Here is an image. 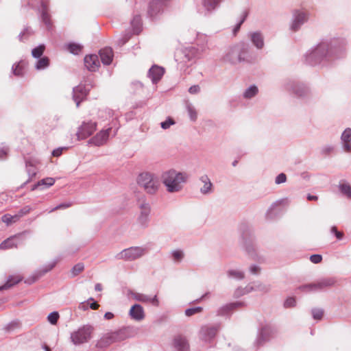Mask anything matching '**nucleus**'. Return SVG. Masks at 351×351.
Segmentation results:
<instances>
[{"instance_id":"1","label":"nucleus","mask_w":351,"mask_h":351,"mask_svg":"<svg viewBox=\"0 0 351 351\" xmlns=\"http://www.w3.org/2000/svg\"><path fill=\"white\" fill-rule=\"evenodd\" d=\"M347 43L342 38H331L322 40L305 56L306 62L312 66H328L346 55Z\"/></svg>"},{"instance_id":"2","label":"nucleus","mask_w":351,"mask_h":351,"mask_svg":"<svg viewBox=\"0 0 351 351\" xmlns=\"http://www.w3.org/2000/svg\"><path fill=\"white\" fill-rule=\"evenodd\" d=\"M189 176L186 172L177 171L174 169L169 170L162 174V183L169 193H178L182 190Z\"/></svg>"},{"instance_id":"3","label":"nucleus","mask_w":351,"mask_h":351,"mask_svg":"<svg viewBox=\"0 0 351 351\" xmlns=\"http://www.w3.org/2000/svg\"><path fill=\"white\" fill-rule=\"evenodd\" d=\"M137 183L149 195H155L160 186L158 179L148 172L140 173L137 178Z\"/></svg>"},{"instance_id":"4","label":"nucleus","mask_w":351,"mask_h":351,"mask_svg":"<svg viewBox=\"0 0 351 351\" xmlns=\"http://www.w3.org/2000/svg\"><path fill=\"white\" fill-rule=\"evenodd\" d=\"M94 327L91 325H84L72 332L70 340L75 346H80L88 343L93 337Z\"/></svg>"},{"instance_id":"5","label":"nucleus","mask_w":351,"mask_h":351,"mask_svg":"<svg viewBox=\"0 0 351 351\" xmlns=\"http://www.w3.org/2000/svg\"><path fill=\"white\" fill-rule=\"evenodd\" d=\"M147 253L146 247L135 246L122 250L115 258L118 260L132 261L138 259Z\"/></svg>"},{"instance_id":"6","label":"nucleus","mask_w":351,"mask_h":351,"mask_svg":"<svg viewBox=\"0 0 351 351\" xmlns=\"http://www.w3.org/2000/svg\"><path fill=\"white\" fill-rule=\"evenodd\" d=\"M283 86L285 90L298 97H305L309 93V88L306 85L294 80H285Z\"/></svg>"},{"instance_id":"7","label":"nucleus","mask_w":351,"mask_h":351,"mask_svg":"<svg viewBox=\"0 0 351 351\" xmlns=\"http://www.w3.org/2000/svg\"><path fill=\"white\" fill-rule=\"evenodd\" d=\"M337 280L335 278L328 277L319 280L318 281L300 286L298 289L304 292L322 291L324 289L334 286Z\"/></svg>"},{"instance_id":"8","label":"nucleus","mask_w":351,"mask_h":351,"mask_svg":"<svg viewBox=\"0 0 351 351\" xmlns=\"http://www.w3.org/2000/svg\"><path fill=\"white\" fill-rule=\"evenodd\" d=\"M138 208L140 212L136 218V224L141 228L145 229L147 228L149 224L151 206L145 199H140L138 201Z\"/></svg>"},{"instance_id":"9","label":"nucleus","mask_w":351,"mask_h":351,"mask_svg":"<svg viewBox=\"0 0 351 351\" xmlns=\"http://www.w3.org/2000/svg\"><path fill=\"white\" fill-rule=\"evenodd\" d=\"M310 17V13L306 10H296L293 12L289 29L293 32H298Z\"/></svg>"},{"instance_id":"10","label":"nucleus","mask_w":351,"mask_h":351,"mask_svg":"<svg viewBox=\"0 0 351 351\" xmlns=\"http://www.w3.org/2000/svg\"><path fill=\"white\" fill-rule=\"evenodd\" d=\"M127 338L125 330L121 329L104 335L98 341L97 346L99 348L107 347L109 345L121 341Z\"/></svg>"},{"instance_id":"11","label":"nucleus","mask_w":351,"mask_h":351,"mask_svg":"<svg viewBox=\"0 0 351 351\" xmlns=\"http://www.w3.org/2000/svg\"><path fill=\"white\" fill-rule=\"evenodd\" d=\"M243 247L247 255L256 260L258 256V249L255 237L253 234H245L243 235Z\"/></svg>"},{"instance_id":"12","label":"nucleus","mask_w":351,"mask_h":351,"mask_svg":"<svg viewBox=\"0 0 351 351\" xmlns=\"http://www.w3.org/2000/svg\"><path fill=\"white\" fill-rule=\"evenodd\" d=\"M96 129V122L92 121H84L78 128L77 132L76 133L77 140L80 141L88 138L93 134Z\"/></svg>"},{"instance_id":"13","label":"nucleus","mask_w":351,"mask_h":351,"mask_svg":"<svg viewBox=\"0 0 351 351\" xmlns=\"http://www.w3.org/2000/svg\"><path fill=\"white\" fill-rule=\"evenodd\" d=\"M241 52V49H239V44L230 47L223 56V62L231 64L241 62V57L239 56Z\"/></svg>"},{"instance_id":"14","label":"nucleus","mask_w":351,"mask_h":351,"mask_svg":"<svg viewBox=\"0 0 351 351\" xmlns=\"http://www.w3.org/2000/svg\"><path fill=\"white\" fill-rule=\"evenodd\" d=\"M219 327V324L202 326L199 332L200 338L204 341H210L215 337Z\"/></svg>"},{"instance_id":"15","label":"nucleus","mask_w":351,"mask_h":351,"mask_svg":"<svg viewBox=\"0 0 351 351\" xmlns=\"http://www.w3.org/2000/svg\"><path fill=\"white\" fill-rule=\"evenodd\" d=\"M90 90L89 88L83 84H79L73 89V99L75 101L77 107L80 106V104L87 96Z\"/></svg>"},{"instance_id":"16","label":"nucleus","mask_w":351,"mask_h":351,"mask_svg":"<svg viewBox=\"0 0 351 351\" xmlns=\"http://www.w3.org/2000/svg\"><path fill=\"white\" fill-rule=\"evenodd\" d=\"M110 131L111 128L100 131L88 141V143L98 147L106 144L108 140Z\"/></svg>"},{"instance_id":"17","label":"nucleus","mask_w":351,"mask_h":351,"mask_svg":"<svg viewBox=\"0 0 351 351\" xmlns=\"http://www.w3.org/2000/svg\"><path fill=\"white\" fill-rule=\"evenodd\" d=\"M131 296L133 298V299H134L135 300H136L138 302H143V303H150L155 306H159V301L158 300L156 295H155L153 297H151L149 295H145L143 293H137V292H132Z\"/></svg>"},{"instance_id":"18","label":"nucleus","mask_w":351,"mask_h":351,"mask_svg":"<svg viewBox=\"0 0 351 351\" xmlns=\"http://www.w3.org/2000/svg\"><path fill=\"white\" fill-rule=\"evenodd\" d=\"M165 73V69L163 67L153 65L148 71L147 76L149 77L153 84L158 82Z\"/></svg>"},{"instance_id":"19","label":"nucleus","mask_w":351,"mask_h":351,"mask_svg":"<svg viewBox=\"0 0 351 351\" xmlns=\"http://www.w3.org/2000/svg\"><path fill=\"white\" fill-rule=\"evenodd\" d=\"M84 65L88 71H96L100 66L98 56L95 54L86 56L84 58Z\"/></svg>"},{"instance_id":"20","label":"nucleus","mask_w":351,"mask_h":351,"mask_svg":"<svg viewBox=\"0 0 351 351\" xmlns=\"http://www.w3.org/2000/svg\"><path fill=\"white\" fill-rule=\"evenodd\" d=\"M274 330L271 326L268 324L263 326L261 328L258 337L257 338V343L261 344L262 343L268 341L270 337H271V335L274 334Z\"/></svg>"},{"instance_id":"21","label":"nucleus","mask_w":351,"mask_h":351,"mask_svg":"<svg viewBox=\"0 0 351 351\" xmlns=\"http://www.w3.org/2000/svg\"><path fill=\"white\" fill-rule=\"evenodd\" d=\"M199 181L203 184L200 187L199 191L201 194L207 195L213 193V184L207 175H203L199 177Z\"/></svg>"},{"instance_id":"22","label":"nucleus","mask_w":351,"mask_h":351,"mask_svg":"<svg viewBox=\"0 0 351 351\" xmlns=\"http://www.w3.org/2000/svg\"><path fill=\"white\" fill-rule=\"evenodd\" d=\"M245 306L243 302H236L226 304L220 307L217 311V315L224 316L230 313L233 310Z\"/></svg>"},{"instance_id":"23","label":"nucleus","mask_w":351,"mask_h":351,"mask_svg":"<svg viewBox=\"0 0 351 351\" xmlns=\"http://www.w3.org/2000/svg\"><path fill=\"white\" fill-rule=\"evenodd\" d=\"M248 38L250 39L251 42L256 47L257 49H262L264 47V37L261 32H250L248 34Z\"/></svg>"},{"instance_id":"24","label":"nucleus","mask_w":351,"mask_h":351,"mask_svg":"<svg viewBox=\"0 0 351 351\" xmlns=\"http://www.w3.org/2000/svg\"><path fill=\"white\" fill-rule=\"evenodd\" d=\"M165 1L166 0H152L150 2L148 9V14L150 17L154 18L160 12Z\"/></svg>"},{"instance_id":"25","label":"nucleus","mask_w":351,"mask_h":351,"mask_svg":"<svg viewBox=\"0 0 351 351\" xmlns=\"http://www.w3.org/2000/svg\"><path fill=\"white\" fill-rule=\"evenodd\" d=\"M130 315L132 319L136 321H141L145 317L144 309L140 304H136L131 307Z\"/></svg>"},{"instance_id":"26","label":"nucleus","mask_w":351,"mask_h":351,"mask_svg":"<svg viewBox=\"0 0 351 351\" xmlns=\"http://www.w3.org/2000/svg\"><path fill=\"white\" fill-rule=\"evenodd\" d=\"M183 55L182 62H187L192 61L199 55V51L193 47H186L182 51Z\"/></svg>"},{"instance_id":"27","label":"nucleus","mask_w":351,"mask_h":351,"mask_svg":"<svg viewBox=\"0 0 351 351\" xmlns=\"http://www.w3.org/2000/svg\"><path fill=\"white\" fill-rule=\"evenodd\" d=\"M239 49H241V52L239 54V56L241 57V62H251L252 60V56L250 47L245 43H240L239 44Z\"/></svg>"},{"instance_id":"28","label":"nucleus","mask_w":351,"mask_h":351,"mask_svg":"<svg viewBox=\"0 0 351 351\" xmlns=\"http://www.w3.org/2000/svg\"><path fill=\"white\" fill-rule=\"evenodd\" d=\"M101 60L104 64L108 65L112 62L113 58L112 49L110 47H106L99 51Z\"/></svg>"},{"instance_id":"29","label":"nucleus","mask_w":351,"mask_h":351,"mask_svg":"<svg viewBox=\"0 0 351 351\" xmlns=\"http://www.w3.org/2000/svg\"><path fill=\"white\" fill-rule=\"evenodd\" d=\"M174 347L177 351H189V346L186 339L182 336H178L174 339Z\"/></svg>"},{"instance_id":"30","label":"nucleus","mask_w":351,"mask_h":351,"mask_svg":"<svg viewBox=\"0 0 351 351\" xmlns=\"http://www.w3.org/2000/svg\"><path fill=\"white\" fill-rule=\"evenodd\" d=\"M40 6H41V18L45 24L49 27L51 26V21L49 19V15L47 12V4L45 3L44 0H40Z\"/></svg>"},{"instance_id":"31","label":"nucleus","mask_w":351,"mask_h":351,"mask_svg":"<svg viewBox=\"0 0 351 351\" xmlns=\"http://www.w3.org/2000/svg\"><path fill=\"white\" fill-rule=\"evenodd\" d=\"M223 0H202L204 8L208 12H211L217 8Z\"/></svg>"},{"instance_id":"32","label":"nucleus","mask_w":351,"mask_h":351,"mask_svg":"<svg viewBox=\"0 0 351 351\" xmlns=\"http://www.w3.org/2000/svg\"><path fill=\"white\" fill-rule=\"evenodd\" d=\"M59 261V259L54 260L53 262L50 263L47 265H46L43 269H42L40 271L38 272V274L33 277V279L31 282H29V283L35 282L39 277L43 276V274H46L47 272L51 270L57 264V263Z\"/></svg>"},{"instance_id":"33","label":"nucleus","mask_w":351,"mask_h":351,"mask_svg":"<svg viewBox=\"0 0 351 351\" xmlns=\"http://www.w3.org/2000/svg\"><path fill=\"white\" fill-rule=\"evenodd\" d=\"M14 247H17V243L15 241V236L8 238L0 244V250H5Z\"/></svg>"},{"instance_id":"34","label":"nucleus","mask_w":351,"mask_h":351,"mask_svg":"<svg viewBox=\"0 0 351 351\" xmlns=\"http://www.w3.org/2000/svg\"><path fill=\"white\" fill-rule=\"evenodd\" d=\"M21 280L22 278L20 276H11L9 277L5 285H3L2 287H0V291L3 289H9L14 286V285L21 282Z\"/></svg>"},{"instance_id":"35","label":"nucleus","mask_w":351,"mask_h":351,"mask_svg":"<svg viewBox=\"0 0 351 351\" xmlns=\"http://www.w3.org/2000/svg\"><path fill=\"white\" fill-rule=\"evenodd\" d=\"M227 276L230 278H234L238 280H243L245 278L244 272L239 269H228L227 271Z\"/></svg>"},{"instance_id":"36","label":"nucleus","mask_w":351,"mask_h":351,"mask_svg":"<svg viewBox=\"0 0 351 351\" xmlns=\"http://www.w3.org/2000/svg\"><path fill=\"white\" fill-rule=\"evenodd\" d=\"M185 106H186V109L187 110V112H188L190 119L192 121H195L197 118V112L195 107L189 101H186Z\"/></svg>"},{"instance_id":"37","label":"nucleus","mask_w":351,"mask_h":351,"mask_svg":"<svg viewBox=\"0 0 351 351\" xmlns=\"http://www.w3.org/2000/svg\"><path fill=\"white\" fill-rule=\"evenodd\" d=\"M258 93V89L256 86L251 85L245 89L243 92V96L245 99H249L255 97Z\"/></svg>"},{"instance_id":"38","label":"nucleus","mask_w":351,"mask_h":351,"mask_svg":"<svg viewBox=\"0 0 351 351\" xmlns=\"http://www.w3.org/2000/svg\"><path fill=\"white\" fill-rule=\"evenodd\" d=\"M55 180L52 178H46L39 181L36 184L34 185L32 190H36L38 187L45 185L46 187H49L53 185Z\"/></svg>"},{"instance_id":"39","label":"nucleus","mask_w":351,"mask_h":351,"mask_svg":"<svg viewBox=\"0 0 351 351\" xmlns=\"http://www.w3.org/2000/svg\"><path fill=\"white\" fill-rule=\"evenodd\" d=\"M49 65V59L47 57L44 56L37 60L35 67L37 70H43L48 67Z\"/></svg>"},{"instance_id":"40","label":"nucleus","mask_w":351,"mask_h":351,"mask_svg":"<svg viewBox=\"0 0 351 351\" xmlns=\"http://www.w3.org/2000/svg\"><path fill=\"white\" fill-rule=\"evenodd\" d=\"M339 189L343 195L348 198H351V186L349 184L346 182L340 183Z\"/></svg>"},{"instance_id":"41","label":"nucleus","mask_w":351,"mask_h":351,"mask_svg":"<svg viewBox=\"0 0 351 351\" xmlns=\"http://www.w3.org/2000/svg\"><path fill=\"white\" fill-rule=\"evenodd\" d=\"M131 25L133 27L134 32L138 34L141 27V19L140 16H135L131 22Z\"/></svg>"},{"instance_id":"42","label":"nucleus","mask_w":351,"mask_h":351,"mask_svg":"<svg viewBox=\"0 0 351 351\" xmlns=\"http://www.w3.org/2000/svg\"><path fill=\"white\" fill-rule=\"evenodd\" d=\"M19 219L20 218L17 214H16L14 215L5 214L2 217V221L3 223H6L7 225H10L12 223L16 222L17 221L19 220Z\"/></svg>"},{"instance_id":"43","label":"nucleus","mask_w":351,"mask_h":351,"mask_svg":"<svg viewBox=\"0 0 351 351\" xmlns=\"http://www.w3.org/2000/svg\"><path fill=\"white\" fill-rule=\"evenodd\" d=\"M25 63L23 61L19 62L16 64L12 66L13 73L16 76H22L23 75V68Z\"/></svg>"},{"instance_id":"44","label":"nucleus","mask_w":351,"mask_h":351,"mask_svg":"<svg viewBox=\"0 0 351 351\" xmlns=\"http://www.w3.org/2000/svg\"><path fill=\"white\" fill-rule=\"evenodd\" d=\"M45 49V46L44 45H40L39 46L32 49V55L34 58H39L43 54Z\"/></svg>"},{"instance_id":"45","label":"nucleus","mask_w":351,"mask_h":351,"mask_svg":"<svg viewBox=\"0 0 351 351\" xmlns=\"http://www.w3.org/2000/svg\"><path fill=\"white\" fill-rule=\"evenodd\" d=\"M67 48L71 53L77 55L81 52L82 49V46L76 43H70L68 45Z\"/></svg>"},{"instance_id":"46","label":"nucleus","mask_w":351,"mask_h":351,"mask_svg":"<svg viewBox=\"0 0 351 351\" xmlns=\"http://www.w3.org/2000/svg\"><path fill=\"white\" fill-rule=\"evenodd\" d=\"M26 168L28 175L32 178L36 174L35 165L31 161H26Z\"/></svg>"},{"instance_id":"47","label":"nucleus","mask_w":351,"mask_h":351,"mask_svg":"<svg viewBox=\"0 0 351 351\" xmlns=\"http://www.w3.org/2000/svg\"><path fill=\"white\" fill-rule=\"evenodd\" d=\"M84 269V265L83 263H77L71 269V273L72 277H75L80 274Z\"/></svg>"},{"instance_id":"48","label":"nucleus","mask_w":351,"mask_h":351,"mask_svg":"<svg viewBox=\"0 0 351 351\" xmlns=\"http://www.w3.org/2000/svg\"><path fill=\"white\" fill-rule=\"evenodd\" d=\"M202 311L203 308L201 306L190 308L185 310V315L188 317H191L195 314L201 313Z\"/></svg>"},{"instance_id":"49","label":"nucleus","mask_w":351,"mask_h":351,"mask_svg":"<svg viewBox=\"0 0 351 351\" xmlns=\"http://www.w3.org/2000/svg\"><path fill=\"white\" fill-rule=\"evenodd\" d=\"M59 317V313L57 311H53L48 315L47 320L51 324L55 325L57 324Z\"/></svg>"},{"instance_id":"50","label":"nucleus","mask_w":351,"mask_h":351,"mask_svg":"<svg viewBox=\"0 0 351 351\" xmlns=\"http://www.w3.org/2000/svg\"><path fill=\"white\" fill-rule=\"evenodd\" d=\"M253 286L254 287V291H259L267 293L270 289V287L269 285H263L261 283H258Z\"/></svg>"},{"instance_id":"51","label":"nucleus","mask_w":351,"mask_h":351,"mask_svg":"<svg viewBox=\"0 0 351 351\" xmlns=\"http://www.w3.org/2000/svg\"><path fill=\"white\" fill-rule=\"evenodd\" d=\"M341 138L342 142L350 141V140H351V129L349 128H346L342 133Z\"/></svg>"},{"instance_id":"52","label":"nucleus","mask_w":351,"mask_h":351,"mask_svg":"<svg viewBox=\"0 0 351 351\" xmlns=\"http://www.w3.org/2000/svg\"><path fill=\"white\" fill-rule=\"evenodd\" d=\"M295 304H296V300H295V298L290 297V298H288L285 300V302L284 303V306L285 308H291V307L295 306Z\"/></svg>"},{"instance_id":"53","label":"nucleus","mask_w":351,"mask_h":351,"mask_svg":"<svg viewBox=\"0 0 351 351\" xmlns=\"http://www.w3.org/2000/svg\"><path fill=\"white\" fill-rule=\"evenodd\" d=\"M173 124H175V121L171 118H168L166 121L161 122L160 125L162 129L167 130Z\"/></svg>"},{"instance_id":"54","label":"nucleus","mask_w":351,"mask_h":351,"mask_svg":"<svg viewBox=\"0 0 351 351\" xmlns=\"http://www.w3.org/2000/svg\"><path fill=\"white\" fill-rule=\"evenodd\" d=\"M323 311L320 308H314L312 310V315L315 319H321L323 316Z\"/></svg>"},{"instance_id":"55","label":"nucleus","mask_w":351,"mask_h":351,"mask_svg":"<svg viewBox=\"0 0 351 351\" xmlns=\"http://www.w3.org/2000/svg\"><path fill=\"white\" fill-rule=\"evenodd\" d=\"M172 256L174 261H180L184 257V254L180 250H175L172 252Z\"/></svg>"},{"instance_id":"56","label":"nucleus","mask_w":351,"mask_h":351,"mask_svg":"<svg viewBox=\"0 0 351 351\" xmlns=\"http://www.w3.org/2000/svg\"><path fill=\"white\" fill-rule=\"evenodd\" d=\"M287 180V176L284 173H281L278 174L275 180V183L276 184H280L285 183Z\"/></svg>"},{"instance_id":"57","label":"nucleus","mask_w":351,"mask_h":351,"mask_svg":"<svg viewBox=\"0 0 351 351\" xmlns=\"http://www.w3.org/2000/svg\"><path fill=\"white\" fill-rule=\"evenodd\" d=\"M130 38V36L129 34L123 35L121 38H119L117 40V45L120 47L123 46L129 40Z\"/></svg>"},{"instance_id":"58","label":"nucleus","mask_w":351,"mask_h":351,"mask_svg":"<svg viewBox=\"0 0 351 351\" xmlns=\"http://www.w3.org/2000/svg\"><path fill=\"white\" fill-rule=\"evenodd\" d=\"M31 210H32V208L29 206H26L23 207V208H21L19 211L17 215L19 217V218H21V217L28 214L31 211Z\"/></svg>"},{"instance_id":"59","label":"nucleus","mask_w":351,"mask_h":351,"mask_svg":"<svg viewBox=\"0 0 351 351\" xmlns=\"http://www.w3.org/2000/svg\"><path fill=\"white\" fill-rule=\"evenodd\" d=\"M197 45H204L207 42L206 36L204 34H197Z\"/></svg>"},{"instance_id":"60","label":"nucleus","mask_w":351,"mask_h":351,"mask_svg":"<svg viewBox=\"0 0 351 351\" xmlns=\"http://www.w3.org/2000/svg\"><path fill=\"white\" fill-rule=\"evenodd\" d=\"M322 260V256L319 254H313L310 256V261L315 263H319Z\"/></svg>"},{"instance_id":"61","label":"nucleus","mask_w":351,"mask_h":351,"mask_svg":"<svg viewBox=\"0 0 351 351\" xmlns=\"http://www.w3.org/2000/svg\"><path fill=\"white\" fill-rule=\"evenodd\" d=\"M246 18V14H243L242 16V19L240 20V21L235 25V27L233 29V34L235 35L237 32L240 29L241 24L244 22Z\"/></svg>"},{"instance_id":"62","label":"nucleus","mask_w":351,"mask_h":351,"mask_svg":"<svg viewBox=\"0 0 351 351\" xmlns=\"http://www.w3.org/2000/svg\"><path fill=\"white\" fill-rule=\"evenodd\" d=\"M260 271H261V268L258 265H253L250 266V271L252 274L257 275L259 274Z\"/></svg>"},{"instance_id":"63","label":"nucleus","mask_w":351,"mask_h":351,"mask_svg":"<svg viewBox=\"0 0 351 351\" xmlns=\"http://www.w3.org/2000/svg\"><path fill=\"white\" fill-rule=\"evenodd\" d=\"M200 91V87L199 85H193L191 86L189 89V92L191 94H197Z\"/></svg>"},{"instance_id":"64","label":"nucleus","mask_w":351,"mask_h":351,"mask_svg":"<svg viewBox=\"0 0 351 351\" xmlns=\"http://www.w3.org/2000/svg\"><path fill=\"white\" fill-rule=\"evenodd\" d=\"M66 147H59V148H57L56 149H54L53 152H52V155L55 157H58V156H60L62 153V151L64 149H66Z\"/></svg>"}]
</instances>
